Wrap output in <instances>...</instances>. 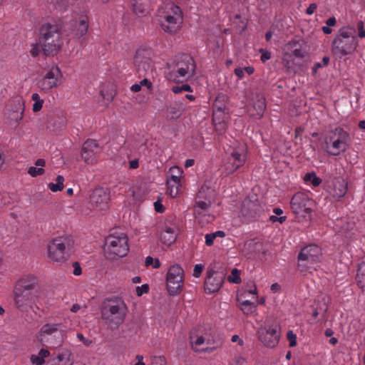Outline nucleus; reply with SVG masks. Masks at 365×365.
Instances as JSON below:
<instances>
[{"label":"nucleus","mask_w":365,"mask_h":365,"mask_svg":"<svg viewBox=\"0 0 365 365\" xmlns=\"http://www.w3.org/2000/svg\"><path fill=\"white\" fill-rule=\"evenodd\" d=\"M100 310L104 324L112 330L118 329L123 324L128 312L125 301L118 297L105 299Z\"/></svg>","instance_id":"f257e3e1"},{"label":"nucleus","mask_w":365,"mask_h":365,"mask_svg":"<svg viewBox=\"0 0 365 365\" xmlns=\"http://www.w3.org/2000/svg\"><path fill=\"white\" fill-rule=\"evenodd\" d=\"M157 17L160 28L168 34H176L183 23L182 11L173 2H167L160 6Z\"/></svg>","instance_id":"f03ea898"},{"label":"nucleus","mask_w":365,"mask_h":365,"mask_svg":"<svg viewBox=\"0 0 365 365\" xmlns=\"http://www.w3.org/2000/svg\"><path fill=\"white\" fill-rule=\"evenodd\" d=\"M355 34L356 29L352 26L341 28L332 41V53L339 58L352 53L358 46Z\"/></svg>","instance_id":"7ed1b4c3"},{"label":"nucleus","mask_w":365,"mask_h":365,"mask_svg":"<svg viewBox=\"0 0 365 365\" xmlns=\"http://www.w3.org/2000/svg\"><path fill=\"white\" fill-rule=\"evenodd\" d=\"M168 80L180 82L192 77L195 71L194 60L187 55H182L169 64Z\"/></svg>","instance_id":"20e7f679"},{"label":"nucleus","mask_w":365,"mask_h":365,"mask_svg":"<svg viewBox=\"0 0 365 365\" xmlns=\"http://www.w3.org/2000/svg\"><path fill=\"white\" fill-rule=\"evenodd\" d=\"M40 43L43 53L56 55L63 46L61 34L56 26L46 24L41 31Z\"/></svg>","instance_id":"39448f33"},{"label":"nucleus","mask_w":365,"mask_h":365,"mask_svg":"<svg viewBox=\"0 0 365 365\" xmlns=\"http://www.w3.org/2000/svg\"><path fill=\"white\" fill-rule=\"evenodd\" d=\"M128 251V240L125 234L109 235L106 237L104 252L108 259L115 260L118 258L124 257L127 255Z\"/></svg>","instance_id":"423d86ee"},{"label":"nucleus","mask_w":365,"mask_h":365,"mask_svg":"<svg viewBox=\"0 0 365 365\" xmlns=\"http://www.w3.org/2000/svg\"><path fill=\"white\" fill-rule=\"evenodd\" d=\"M349 134L341 128L330 132L324 138L325 150L331 155H339L344 153L349 143Z\"/></svg>","instance_id":"0eeeda50"},{"label":"nucleus","mask_w":365,"mask_h":365,"mask_svg":"<svg viewBox=\"0 0 365 365\" xmlns=\"http://www.w3.org/2000/svg\"><path fill=\"white\" fill-rule=\"evenodd\" d=\"M69 240L66 238H56L47 245V257L53 262L62 263L68 258L67 249Z\"/></svg>","instance_id":"6e6552de"},{"label":"nucleus","mask_w":365,"mask_h":365,"mask_svg":"<svg viewBox=\"0 0 365 365\" xmlns=\"http://www.w3.org/2000/svg\"><path fill=\"white\" fill-rule=\"evenodd\" d=\"M184 270L178 264L170 267L166 274V288L170 295L179 294L183 287Z\"/></svg>","instance_id":"1a4fd4ad"},{"label":"nucleus","mask_w":365,"mask_h":365,"mask_svg":"<svg viewBox=\"0 0 365 365\" xmlns=\"http://www.w3.org/2000/svg\"><path fill=\"white\" fill-rule=\"evenodd\" d=\"M322 254L321 249L316 245H310L302 249L298 257V265L301 271L314 269Z\"/></svg>","instance_id":"9d476101"},{"label":"nucleus","mask_w":365,"mask_h":365,"mask_svg":"<svg viewBox=\"0 0 365 365\" xmlns=\"http://www.w3.org/2000/svg\"><path fill=\"white\" fill-rule=\"evenodd\" d=\"M306 46L303 41L293 40L288 42L283 48L282 61L289 68L294 64L293 56L302 58L306 56Z\"/></svg>","instance_id":"9b49d317"},{"label":"nucleus","mask_w":365,"mask_h":365,"mask_svg":"<svg viewBox=\"0 0 365 365\" xmlns=\"http://www.w3.org/2000/svg\"><path fill=\"white\" fill-rule=\"evenodd\" d=\"M63 83V73L60 68L53 65L48 68L43 78L38 82V86L43 91H48L59 86Z\"/></svg>","instance_id":"f8f14e48"},{"label":"nucleus","mask_w":365,"mask_h":365,"mask_svg":"<svg viewBox=\"0 0 365 365\" xmlns=\"http://www.w3.org/2000/svg\"><path fill=\"white\" fill-rule=\"evenodd\" d=\"M225 277V274L223 272L209 268L204 282L205 293L210 294L218 292L224 283Z\"/></svg>","instance_id":"ddd939ff"},{"label":"nucleus","mask_w":365,"mask_h":365,"mask_svg":"<svg viewBox=\"0 0 365 365\" xmlns=\"http://www.w3.org/2000/svg\"><path fill=\"white\" fill-rule=\"evenodd\" d=\"M290 204L295 215L305 217L312 212L313 201L306 194L297 192L292 197Z\"/></svg>","instance_id":"4468645a"},{"label":"nucleus","mask_w":365,"mask_h":365,"mask_svg":"<svg viewBox=\"0 0 365 365\" xmlns=\"http://www.w3.org/2000/svg\"><path fill=\"white\" fill-rule=\"evenodd\" d=\"M110 194L107 190L103 187H97L93 190L91 196L89 204L95 212L104 211L108 208Z\"/></svg>","instance_id":"2eb2a0df"},{"label":"nucleus","mask_w":365,"mask_h":365,"mask_svg":"<svg viewBox=\"0 0 365 365\" xmlns=\"http://www.w3.org/2000/svg\"><path fill=\"white\" fill-rule=\"evenodd\" d=\"M24 113V101L16 98L12 101L11 108L6 113V122L11 126L16 127L21 121Z\"/></svg>","instance_id":"dca6fc26"},{"label":"nucleus","mask_w":365,"mask_h":365,"mask_svg":"<svg viewBox=\"0 0 365 365\" xmlns=\"http://www.w3.org/2000/svg\"><path fill=\"white\" fill-rule=\"evenodd\" d=\"M14 297L17 307L23 309L38 302L41 298V295L15 287Z\"/></svg>","instance_id":"f3484780"},{"label":"nucleus","mask_w":365,"mask_h":365,"mask_svg":"<svg viewBox=\"0 0 365 365\" xmlns=\"http://www.w3.org/2000/svg\"><path fill=\"white\" fill-rule=\"evenodd\" d=\"M98 154L99 147L95 140H88L83 143L81 150V157L86 164H96L98 159Z\"/></svg>","instance_id":"a211bd4d"},{"label":"nucleus","mask_w":365,"mask_h":365,"mask_svg":"<svg viewBox=\"0 0 365 365\" xmlns=\"http://www.w3.org/2000/svg\"><path fill=\"white\" fill-rule=\"evenodd\" d=\"M246 160V149L244 146L238 148L231 153L229 162L226 165V172L228 175L232 174L242 167Z\"/></svg>","instance_id":"6ab92c4d"},{"label":"nucleus","mask_w":365,"mask_h":365,"mask_svg":"<svg viewBox=\"0 0 365 365\" xmlns=\"http://www.w3.org/2000/svg\"><path fill=\"white\" fill-rule=\"evenodd\" d=\"M258 336L260 341L267 347H274L279 341V335L274 327H264L259 329Z\"/></svg>","instance_id":"aec40b11"},{"label":"nucleus","mask_w":365,"mask_h":365,"mask_svg":"<svg viewBox=\"0 0 365 365\" xmlns=\"http://www.w3.org/2000/svg\"><path fill=\"white\" fill-rule=\"evenodd\" d=\"M15 287L40 295L42 294V290L39 286V281L38 278L31 274L24 276L19 279Z\"/></svg>","instance_id":"412c9836"},{"label":"nucleus","mask_w":365,"mask_h":365,"mask_svg":"<svg viewBox=\"0 0 365 365\" xmlns=\"http://www.w3.org/2000/svg\"><path fill=\"white\" fill-rule=\"evenodd\" d=\"M178 232V229L175 224L165 223L160 235L161 242L167 245H172L176 240Z\"/></svg>","instance_id":"4be33fe9"},{"label":"nucleus","mask_w":365,"mask_h":365,"mask_svg":"<svg viewBox=\"0 0 365 365\" xmlns=\"http://www.w3.org/2000/svg\"><path fill=\"white\" fill-rule=\"evenodd\" d=\"M347 191V182L343 178H336L329 187V194L334 198L339 199L345 195Z\"/></svg>","instance_id":"5701e85b"},{"label":"nucleus","mask_w":365,"mask_h":365,"mask_svg":"<svg viewBox=\"0 0 365 365\" xmlns=\"http://www.w3.org/2000/svg\"><path fill=\"white\" fill-rule=\"evenodd\" d=\"M202 197L196 196L195 204L194 207V214L196 218L200 219L201 215L209 211V209L212 204L209 200H202Z\"/></svg>","instance_id":"b1692460"},{"label":"nucleus","mask_w":365,"mask_h":365,"mask_svg":"<svg viewBox=\"0 0 365 365\" xmlns=\"http://www.w3.org/2000/svg\"><path fill=\"white\" fill-rule=\"evenodd\" d=\"M228 117L225 105H218L217 102H216L213 106V123L227 120Z\"/></svg>","instance_id":"393cba45"},{"label":"nucleus","mask_w":365,"mask_h":365,"mask_svg":"<svg viewBox=\"0 0 365 365\" xmlns=\"http://www.w3.org/2000/svg\"><path fill=\"white\" fill-rule=\"evenodd\" d=\"M62 326V324H43L40 331L38 333V339L42 341L45 336L52 335L56 332L59 328Z\"/></svg>","instance_id":"a878e982"},{"label":"nucleus","mask_w":365,"mask_h":365,"mask_svg":"<svg viewBox=\"0 0 365 365\" xmlns=\"http://www.w3.org/2000/svg\"><path fill=\"white\" fill-rule=\"evenodd\" d=\"M132 8L133 13L138 16H145L149 14L150 2H142L132 1Z\"/></svg>","instance_id":"bb28decb"},{"label":"nucleus","mask_w":365,"mask_h":365,"mask_svg":"<svg viewBox=\"0 0 365 365\" xmlns=\"http://www.w3.org/2000/svg\"><path fill=\"white\" fill-rule=\"evenodd\" d=\"M245 294H242L238 296L237 298V302H239V307L241 311L247 315L252 314L257 309V306L249 300H243L242 298L245 297L244 296Z\"/></svg>","instance_id":"cd10ccee"},{"label":"nucleus","mask_w":365,"mask_h":365,"mask_svg":"<svg viewBox=\"0 0 365 365\" xmlns=\"http://www.w3.org/2000/svg\"><path fill=\"white\" fill-rule=\"evenodd\" d=\"M45 165V160L39 158L35 161L34 166L29 168L27 173L33 178L43 175L45 173V170L43 168Z\"/></svg>","instance_id":"c85d7f7f"},{"label":"nucleus","mask_w":365,"mask_h":365,"mask_svg":"<svg viewBox=\"0 0 365 365\" xmlns=\"http://www.w3.org/2000/svg\"><path fill=\"white\" fill-rule=\"evenodd\" d=\"M49 356L50 351L48 349H41L38 353L30 356V362L32 365H43Z\"/></svg>","instance_id":"c756f323"},{"label":"nucleus","mask_w":365,"mask_h":365,"mask_svg":"<svg viewBox=\"0 0 365 365\" xmlns=\"http://www.w3.org/2000/svg\"><path fill=\"white\" fill-rule=\"evenodd\" d=\"M215 190L210 185L204 184L200 189L197 196L202 197V200L213 202L215 199Z\"/></svg>","instance_id":"7c9ffc66"},{"label":"nucleus","mask_w":365,"mask_h":365,"mask_svg":"<svg viewBox=\"0 0 365 365\" xmlns=\"http://www.w3.org/2000/svg\"><path fill=\"white\" fill-rule=\"evenodd\" d=\"M215 190L210 185L204 184L200 189L197 196L202 197V200L213 202L215 199Z\"/></svg>","instance_id":"2f4dec72"},{"label":"nucleus","mask_w":365,"mask_h":365,"mask_svg":"<svg viewBox=\"0 0 365 365\" xmlns=\"http://www.w3.org/2000/svg\"><path fill=\"white\" fill-rule=\"evenodd\" d=\"M88 29V19L87 16H82L78 23L76 29L74 32L76 38H80L85 36Z\"/></svg>","instance_id":"473e14b6"},{"label":"nucleus","mask_w":365,"mask_h":365,"mask_svg":"<svg viewBox=\"0 0 365 365\" xmlns=\"http://www.w3.org/2000/svg\"><path fill=\"white\" fill-rule=\"evenodd\" d=\"M64 178L62 175H58L56 178V182H49L48 187L53 192H59L64 188Z\"/></svg>","instance_id":"72a5a7b5"},{"label":"nucleus","mask_w":365,"mask_h":365,"mask_svg":"<svg viewBox=\"0 0 365 365\" xmlns=\"http://www.w3.org/2000/svg\"><path fill=\"white\" fill-rule=\"evenodd\" d=\"M54 365H73L71 354L68 351H63L57 356V362Z\"/></svg>","instance_id":"f704fd0d"},{"label":"nucleus","mask_w":365,"mask_h":365,"mask_svg":"<svg viewBox=\"0 0 365 365\" xmlns=\"http://www.w3.org/2000/svg\"><path fill=\"white\" fill-rule=\"evenodd\" d=\"M192 348L195 351H205L204 349H200V346L205 344L207 339L204 336H199L195 338L194 336L190 337Z\"/></svg>","instance_id":"c9c22d12"},{"label":"nucleus","mask_w":365,"mask_h":365,"mask_svg":"<svg viewBox=\"0 0 365 365\" xmlns=\"http://www.w3.org/2000/svg\"><path fill=\"white\" fill-rule=\"evenodd\" d=\"M254 108L256 110V114L252 113V115H256L258 118H261L266 108L265 100L262 96L259 97L255 102Z\"/></svg>","instance_id":"e433bc0d"},{"label":"nucleus","mask_w":365,"mask_h":365,"mask_svg":"<svg viewBox=\"0 0 365 365\" xmlns=\"http://www.w3.org/2000/svg\"><path fill=\"white\" fill-rule=\"evenodd\" d=\"M356 281L361 288L365 287V262H361L359 266Z\"/></svg>","instance_id":"4c0bfd02"},{"label":"nucleus","mask_w":365,"mask_h":365,"mask_svg":"<svg viewBox=\"0 0 365 365\" xmlns=\"http://www.w3.org/2000/svg\"><path fill=\"white\" fill-rule=\"evenodd\" d=\"M167 184H168L169 195L172 197H175L178 195V192H179L180 182L167 180Z\"/></svg>","instance_id":"58836bf2"},{"label":"nucleus","mask_w":365,"mask_h":365,"mask_svg":"<svg viewBox=\"0 0 365 365\" xmlns=\"http://www.w3.org/2000/svg\"><path fill=\"white\" fill-rule=\"evenodd\" d=\"M182 170L178 166H173L169 170L168 180L180 182Z\"/></svg>","instance_id":"ea45409f"},{"label":"nucleus","mask_w":365,"mask_h":365,"mask_svg":"<svg viewBox=\"0 0 365 365\" xmlns=\"http://www.w3.org/2000/svg\"><path fill=\"white\" fill-rule=\"evenodd\" d=\"M304 180L307 183H311L313 186L317 187L320 185L322 180L314 173H308L305 174Z\"/></svg>","instance_id":"a19ab883"},{"label":"nucleus","mask_w":365,"mask_h":365,"mask_svg":"<svg viewBox=\"0 0 365 365\" xmlns=\"http://www.w3.org/2000/svg\"><path fill=\"white\" fill-rule=\"evenodd\" d=\"M31 99L34 101L33 104L32 110L36 113L41 110L43 104V101L41 99L39 95L37 93H33Z\"/></svg>","instance_id":"79ce46f5"},{"label":"nucleus","mask_w":365,"mask_h":365,"mask_svg":"<svg viewBox=\"0 0 365 365\" xmlns=\"http://www.w3.org/2000/svg\"><path fill=\"white\" fill-rule=\"evenodd\" d=\"M145 267L152 266L154 269H158L161 266V264L158 258L153 259L150 256H148L145 260Z\"/></svg>","instance_id":"37998d69"},{"label":"nucleus","mask_w":365,"mask_h":365,"mask_svg":"<svg viewBox=\"0 0 365 365\" xmlns=\"http://www.w3.org/2000/svg\"><path fill=\"white\" fill-rule=\"evenodd\" d=\"M227 280L231 283L239 284L241 282L240 272L237 269H233L231 274L228 277Z\"/></svg>","instance_id":"c03bdc74"},{"label":"nucleus","mask_w":365,"mask_h":365,"mask_svg":"<svg viewBox=\"0 0 365 365\" xmlns=\"http://www.w3.org/2000/svg\"><path fill=\"white\" fill-rule=\"evenodd\" d=\"M172 91L175 93H180L183 92V91H188V92H192V91L191 87L189 85H187V84H185V85H182V86H173V88H172Z\"/></svg>","instance_id":"a18cd8bd"},{"label":"nucleus","mask_w":365,"mask_h":365,"mask_svg":"<svg viewBox=\"0 0 365 365\" xmlns=\"http://www.w3.org/2000/svg\"><path fill=\"white\" fill-rule=\"evenodd\" d=\"M227 120L214 123V125H215V130L220 134L223 133L225 131V130L227 129Z\"/></svg>","instance_id":"49530a36"},{"label":"nucleus","mask_w":365,"mask_h":365,"mask_svg":"<svg viewBox=\"0 0 365 365\" xmlns=\"http://www.w3.org/2000/svg\"><path fill=\"white\" fill-rule=\"evenodd\" d=\"M145 53L147 52L143 50H139L137 51L135 56V62L138 66H140L141 63H143V58L144 57Z\"/></svg>","instance_id":"de8ad7c7"},{"label":"nucleus","mask_w":365,"mask_h":365,"mask_svg":"<svg viewBox=\"0 0 365 365\" xmlns=\"http://www.w3.org/2000/svg\"><path fill=\"white\" fill-rule=\"evenodd\" d=\"M204 266L201 264H195L193 269L192 276L194 277L198 278L201 276L202 272L203 271Z\"/></svg>","instance_id":"09e8293b"},{"label":"nucleus","mask_w":365,"mask_h":365,"mask_svg":"<svg viewBox=\"0 0 365 365\" xmlns=\"http://www.w3.org/2000/svg\"><path fill=\"white\" fill-rule=\"evenodd\" d=\"M356 29L358 30V36L361 38H365V29L363 21H360L357 23Z\"/></svg>","instance_id":"8fccbe9b"},{"label":"nucleus","mask_w":365,"mask_h":365,"mask_svg":"<svg viewBox=\"0 0 365 365\" xmlns=\"http://www.w3.org/2000/svg\"><path fill=\"white\" fill-rule=\"evenodd\" d=\"M296 334H294L292 331H289L287 332V339L289 341V346L293 347L297 344L296 340Z\"/></svg>","instance_id":"3c124183"},{"label":"nucleus","mask_w":365,"mask_h":365,"mask_svg":"<svg viewBox=\"0 0 365 365\" xmlns=\"http://www.w3.org/2000/svg\"><path fill=\"white\" fill-rule=\"evenodd\" d=\"M149 287L148 284H143L136 287V294L140 297L143 294L148 292Z\"/></svg>","instance_id":"603ef678"},{"label":"nucleus","mask_w":365,"mask_h":365,"mask_svg":"<svg viewBox=\"0 0 365 365\" xmlns=\"http://www.w3.org/2000/svg\"><path fill=\"white\" fill-rule=\"evenodd\" d=\"M169 113L171 115L172 118H178L181 115V111L177 109L175 106H171L169 108Z\"/></svg>","instance_id":"864d4df0"},{"label":"nucleus","mask_w":365,"mask_h":365,"mask_svg":"<svg viewBox=\"0 0 365 365\" xmlns=\"http://www.w3.org/2000/svg\"><path fill=\"white\" fill-rule=\"evenodd\" d=\"M130 365H145L143 361V356L137 355L135 358L130 361Z\"/></svg>","instance_id":"5fc2aeb1"},{"label":"nucleus","mask_w":365,"mask_h":365,"mask_svg":"<svg viewBox=\"0 0 365 365\" xmlns=\"http://www.w3.org/2000/svg\"><path fill=\"white\" fill-rule=\"evenodd\" d=\"M205 244L207 246H212L214 243V240L216 239L213 233L205 235Z\"/></svg>","instance_id":"6e6d98bb"},{"label":"nucleus","mask_w":365,"mask_h":365,"mask_svg":"<svg viewBox=\"0 0 365 365\" xmlns=\"http://www.w3.org/2000/svg\"><path fill=\"white\" fill-rule=\"evenodd\" d=\"M76 336L78 339L86 346H90L92 343L91 340L86 339L85 336L81 333H78Z\"/></svg>","instance_id":"4d7b16f0"},{"label":"nucleus","mask_w":365,"mask_h":365,"mask_svg":"<svg viewBox=\"0 0 365 365\" xmlns=\"http://www.w3.org/2000/svg\"><path fill=\"white\" fill-rule=\"evenodd\" d=\"M86 309V306L82 307L78 304H74L71 307V312H72L73 313H76L79 311H82L83 312H84Z\"/></svg>","instance_id":"13d9d810"},{"label":"nucleus","mask_w":365,"mask_h":365,"mask_svg":"<svg viewBox=\"0 0 365 365\" xmlns=\"http://www.w3.org/2000/svg\"><path fill=\"white\" fill-rule=\"evenodd\" d=\"M232 365H247V360L245 357L238 356L235 357Z\"/></svg>","instance_id":"bf43d9fd"},{"label":"nucleus","mask_w":365,"mask_h":365,"mask_svg":"<svg viewBox=\"0 0 365 365\" xmlns=\"http://www.w3.org/2000/svg\"><path fill=\"white\" fill-rule=\"evenodd\" d=\"M73 274L76 276H79L82 273V269H81V267L79 264L78 262H74L73 264Z\"/></svg>","instance_id":"052dcab7"},{"label":"nucleus","mask_w":365,"mask_h":365,"mask_svg":"<svg viewBox=\"0 0 365 365\" xmlns=\"http://www.w3.org/2000/svg\"><path fill=\"white\" fill-rule=\"evenodd\" d=\"M39 53V48L37 44H34L31 46V48L30 49V54L33 57H36Z\"/></svg>","instance_id":"680f3d73"},{"label":"nucleus","mask_w":365,"mask_h":365,"mask_svg":"<svg viewBox=\"0 0 365 365\" xmlns=\"http://www.w3.org/2000/svg\"><path fill=\"white\" fill-rule=\"evenodd\" d=\"M317 9V5L315 3L311 4L306 10V13L308 15L313 14Z\"/></svg>","instance_id":"e2e57ef3"},{"label":"nucleus","mask_w":365,"mask_h":365,"mask_svg":"<svg viewBox=\"0 0 365 365\" xmlns=\"http://www.w3.org/2000/svg\"><path fill=\"white\" fill-rule=\"evenodd\" d=\"M154 207L157 212L162 213L165 210L164 206L160 201H156L155 202H154Z\"/></svg>","instance_id":"0e129e2a"},{"label":"nucleus","mask_w":365,"mask_h":365,"mask_svg":"<svg viewBox=\"0 0 365 365\" xmlns=\"http://www.w3.org/2000/svg\"><path fill=\"white\" fill-rule=\"evenodd\" d=\"M140 83L141 85V86H145L149 90H151L152 89V87H153V84L147 78H144L143 79L142 81H140Z\"/></svg>","instance_id":"69168bd1"},{"label":"nucleus","mask_w":365,"mask_h":365,"mask_svg":"<svg viewBox=\"0 0 365 365\" xmlns=\"http://www.w3.org/2000/svg\"><path fill=\"white\" fill-rule=\"evenodd\" d=\"M139 167V163L138 159H134L129 162V168L130 169H136Z\"/></svg>","instance_id":"338daca9"},{"label":"nucleus","mask_w":365,"mask_h":365,"mask_svg":"<svg viewBox=\"0 0 365 365\" xmlns=\"http://www.w3.org/2000/svg\"><path fill=\"white\" fill-rule=\"evenodd\" d=\"M244 70L242 68H236L235 69V73L239 78H242L244 77Z\"/></svg>","instance_id":"774afa93"}]
</instances>
